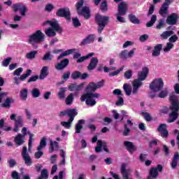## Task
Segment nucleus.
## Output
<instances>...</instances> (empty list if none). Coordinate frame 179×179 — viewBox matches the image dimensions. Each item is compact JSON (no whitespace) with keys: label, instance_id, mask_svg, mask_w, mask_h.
<instances>
[{"label":"nucleus","instance_id":"obj_6","mask_svg":"<svg viewBox=\"0 0 179 179\" xmlns=\"http://www.w3.org/2000/svg\"><path fill=\"white\" fill-rule=\"evenodd\" d=\"M128 11V4L125 2H122L117 8V13L116 14V17L117 22L120 23H125V18L122 16H125L127 12Z\"/></svg>","mask_w":179,"mask_h":179},{"label":"nucleus","instance_id":"obj_64","mask_svg":"<svg viewBox=\"0 0 179 179\" xmlns=\"http://www.w3.org/2000/svg\"><path fill=\"white\" fill-rule=\"evenodd\" d=\"M66 115H68V109L65 110H63V111H61L59 113V117H65Z\"/></svg>","mask_w":179,"mask_h":179},{"label":"nucleus","instance_id":"obj_43","mask_svg":"<svg viewBox=\"0 0 179 179\" xmlns=\"http://www.w3.org/2000/svg\"><path fill=\"white\" fill-rule=\"evenodd\" d=\"M157 20V16H156V15H152L151 17L150 21L146 24V27H152V26H153V24L156 23Z\"/></svg>","mask_w":179,"mask_h":179},{"label":"nucleus","instance_id":"obj_23","mask_svg":"<svg viewBox=\"0 0 179 179\" xmlns=\"http://www.w3.org/2000/svg\"><path fill=\"white\" fill-rule=\"evenodd\" d=\"M178 160H179V153L175 152L173 157H172V161L171 162V167L173 170H176L177 169V166H178Z\"/></svg>","mask_w":179,"mask_h":179},{"label":"nucleus","instance_id":"obj_36","mask_svg":"<svg viewBox=\"0 0 179 179\" xmlns=\"http://www.w3.org/2000/svg\"><path fill=\"white\" fill-rule=\"evenodd\" d=\"M47 75H48V66H45L41 70L39 78L43 80L47 76Z\"/></svg>","mask_w":179,"mask_h":179},{"label":"nucleus","instance_id":"obj_46","mask_svg":"<svg viewBox=\"0 0 179 179\" xmlns=\"http://www.w3.org/2000/svg\"><path fill=\"white\" fill-rule=\"evenodd\" d=\"M73 103V94H70L66 98V104L67 106H71Z\"/></svg>","mask_w":179,"mask_h":179},{"label":"nucleus","instance_id":"obj_41","mask_svg":"<svg viewBox=\"0 0 179 179\" xmlns=\"http://www.w3.org/2000/svg\"><path fill=\"white\" fill-rule=\"evenodd\" d=\"M67 110H68V116L70 118H73V120H75V117L78 115V112L76 111V109H67Z\"/></svg>","mask_w":179,"mask_h":179},{"label":"nucleus","instance_id":"obj_34","mask_svg":"<svg viewBox=\"0 0 179 179\" xmlns=\"http://www.w3.org/2000/svg\"><path fill=\"white\" fill-rule=\"evenodd\" d=\"M85 123V120H80L76 125V134H80V131L83 128V124Z\"/></svg>","mask_w":179,"mask_h":179},{"label":"nucleus","instance_id":"obj_40","mask_svg":"<svg viewBox=\"0 0 179 179\" xmlns=\"http://www.w3.org/2000/svg\"><path fill=\"white\" fill-rule=\"evenodd\" d=\"M123 89L127 96H131V93H132V88L131 87V85L127 83L124 84Z\"/></svg>","mask_w":179,"mask_h":179},{"label":"nucleus","instance_id":"obj_50","mask_svg":"<svg viewBox=\"0 0 179 179\" xmlns=\"http://www.w3.org/2000/svg\"><path fill=\"white\" fill-rule=\"evenodd\" d=\"M55 8V6H54V4L48 3L45 6V12H52V10H54Z\"/></svg>","mask_w":179,"mask_h":179},{"label":"nucleus","instance_id":"obj_27","mask_svg":"<svg viewBox=\"0 0 179 179\" xmlns=\"http://www.w3.org/2000/svg\"><path fill=\"white\" fill-rule=\"evenodd\" d=\"M50 147H49V153H52L54 150H58V142L53 141L52 139L49 140Z\"/></svg>","mask_w":179,"mask_h":179},{"label":"nucleus","instance_id":"obj_61","mask_svg":"<svg viewBox=\"0 0 179 179\" xmlns=\"http://www.w3.org/2000/svg\"><path fill=\"white\" fill-rule=\"evenodd\" d=\"M71 78L73 79H78V78H80V72L76 71L71 74Z\"/></svg>","mask_w":179,"mask_h":179},{"label":"nucleus","instance_id":"obj_53","mask_svg":"<svg viewBox=\"0 0 179 179\" xmlns=\"http://www.w3.org/2000/svg\"><path fill=\"white\" fill-rule=\"evenodd\" d=\"M124 66H123L120 69H118L115 71H113L112 73H110L109 76H115L118 75V73H120V72H122V71H124Z\"/></svg>","mask_w":179,"mask_h":179},{"label":"nucleus","instance_id":"obj_49","mask_svg":"<svg viewBox=\"0 0 179 179\" xmlns=\"http://www.w3.org/2000/svg\"><path fill=\"white\" fill-rule=\"evenodd\" d=\"M43 61H52V55H51V52H47L43 57L42 58Z\"/></svg>","mask_w":179,"mask_h":179},{"label":"nucleus","instance_id":"obj_12","mask_svg":"<svg viewBox=\"0 0 179 179\" xmlns=\"http://www.w3.org/2000/svg\"><path fill=\"white\" fill-rule=\"evenodd\" d=\"M2 101H3L2 103V107H5L6 108H10V103H13V99L12 98L8 97V92H1L0 103H2Z\"/></svg>","mask_w":179,"mask_h":179},{"label":"nucleus","instance_id":"obj_57","mask_svg":"<svg viewBox=\"0 0 179 179\" xmlns=\"http://www.w3.org/2000/svg\"><path fill=\"white\" fill-rule=\"evenodd\" d=\"M73 24L74 27H80V22L78 18H73Z\"/></svg>","mask_w":179,"mask_h":179},{"label":"nucleus","instance_id":"obj_42","mask_svg":"<svg viewBox=\"0 0 179 179\" xmlns=\"http://www.w3.org/2000/svg\"><path fill=\"white\" fill-rule=\"evenodd\" d=\"M75 49H70L68 50H66L63 53H62L57 58V59H61L62 58H64V57H66V55H71L72 52H75Z\"/></svg>","mask_w":179,"mask_h":179},{"label":"nucleus","instance_id":"obj_16","mask_svg":"<svg viewBox=\"0 0 179 179\" xmlns=\"http://www.w3.org/2000/svg\"><path fill=\"white\" fill-rule=\"evenodd\" d=\"M101 149H103L106 153H108V148H107V143L103 141L99 140L96 143V147L95 148V152L100 153Z\"/></svg>","mask_w":179,"mask_h":179},{"label":"nucleus","instance_id":"obj_52","mask_svg":"<svg viewBox=\"0 0 179 179\" xmlns=\"http://www.w3.org/2000/svg\"><path fill=\"white\" fill-rule=\"evenodd\" d=\"M27 134H29L28 146H29V149H30L33 145V136H34V135H33V134H31L30 131H27Z\"/></svg>","mask_w":179,"mask_h":179},{"label":"nucleus","instance_id":"obj_60","mask_svg":"<svg viewBox=\"0 0 179 179\" xmlns=\"http://www.w3.org/2000/svg\"><path fill=\"white\" fill-rule=\"evenodd\" d=\"M24 113L27 115V120H31L33 115H31V112L29 109H24Z\"/></svg>","mask_w":179,"mask_h":179},{"label":"nucleus","instance_id":"obj_59","mask_svg":"<svg viewBox=\"0 0 179 179\" xmlns=\"http://www.w3.org/2000/svg\"><path fill=\"white\" fill-rule=\"evenodd\" d=\"M107 2L106 1H103L101 4V10H102V12H107Z\"/></svg>","mask_w":179,"mask_h":179},{"label":"nucleus","instance_id":"obj_35","mask_svg":"<svg viewBox=\"0 0 179 179\" xmlns=\"http://www.w3.org/2000/svg\"><path fill=\"white\" fill-rule=\"evenodd\" d=\"M66 90H68V88L66 87H61L59 90V92L57 93V96L59 97V99L64 100V99H65L66 95L65 93L66 92Z\"/></svg>","mask_w":179,"mask_h":179},{"label":"nucleus","instance_id":"obj_38","mask_svg":"<svg viewBox=\"0 0 179 179\" xmlns=\"http://www.w3.org/2000/svg\"><path fill=\"white\" fill-rule=\"evenodd\" d=\"M31 94L34 99H37V97H40V96H41V92L38 88H34L31 92Z\"/></svg>","mask_w":179,"mask_h":179},{"label":"nucleus","instance_id":"obj_15","mask_svg":"<svg viewBox=\"0 0 179 179\" xmlns=\"http://www.w3.org/2000/svg\"><path fill=\"white\" fill-rule=\"evenodd\" d=\"M135 51H136V48H133L130 51L124 50L119 54V58H120V59H128V58H132L135 54Z\"/></svg>","mask_w":179,"mask_h":179},{"label":"nucleus","instance_id":"obj_39","mask_svg":"<svg viewBox=\"0 0 179 179\" xmlns=\"http://www.w3.org/2000/svg\"><path fill=\"white\" fill-rule=\"evenodd\" d=\"M37 53H38L37 50H33L27 53L26 55L27 59H29V60L34 59V58H36V56L37 55Z\"/></svg>","mask_w":179,"mask_h":179},{"label":"nucleus","instance_id":"obj_18","mask_svg":"<svg viewBox=\"0 0 179 179\" xmlns=\"http://www.w3.org/2000/svg\"><path fill=\"white\" fill-rule=\"evenodd\" d=\"M13 9L14 12H17L18 10H20L22 16H25L26 12H27V8L24 5L19 4V3L14 4L13 6Z\"/></svg>","mask_w":179,"mask_h":179},{"label":"nucleus","instance_id":"obj_21","mask_svg":"<svg viewBox=\"0 0 179 179\" xmlns=\"http://www.w3.org/2000/svg\"><path fill=\"white\" fill-rule=\"evenodd\" d=\"M178 22V15L173 13L171 15L168 16L166 19L167 24H176Z\"/></svg>","mask_w":179,"mask_h":179},{"label":"nucleus","instance_id":"obj_3","mask_svg":"<svg viewBox=\"0 0 179 179\" xmlns=\"http://www.w3.org/2000/svg\"><path fill=\"white\" fill-rule=\"evenodd\" d=\"M170 100L171 101V106L170 110L172 111L169 114V118L168 122H174L178 118V110H179V98L176 94H171L170 96Z\"/></svg>","mask_w":179,"mask_h":179},{"label":"nucleus","instance_id":"obj_44","mask_svg":"<svg viewBox=\"0 0 179 179\" xmlns=\"http://www.w3.org/2000/svg\"><path fill=\"white\" fill-rule=\"evenodd\" d=\"M174 48V44L170 42L166 43V46L163 48L164 52H170Z\"/></svg>","mask_w":179,"mask_h":179},{"label":"nucleus","instance_id":"obj_20","mask_svg":"<svg viewBox=\"0 0 179 179\" xmlns=\"http://www.w3.org/2000/svg\"><path fill=\"white\" fill-rule=\"evenodd\" d=\"M94 34L89 35L80 42V45H87V44H92V43H94Z\"/></svg>","mask_w":179,"mask_h":179},{"label":"nucleus","instance_id":"obj_55","mask_svg":"<svg viewBox=\"0 0 179 179\" xmlns=\"http://www.w3.org/2000/svg\"><path fill=\"white\" fill-rule=\"evenodd\" d=\"M164 27V20H159L158 24L156 26V29L160 30V29H163Z\"/></svg>","mask_w":179,"mask_h":179},{"label":"nucleus","instance_id":"obj_24","mask_svg":"<svg viewBox=\"0 0 179 179\" xmlns=\"http://www.w3.org/2000/svg\"><path fill=\"white\" fill-rule=\"evenodd\" d=\"M83 86H85L84 83L78 84H71L69 89L71 92H80V90H83Z\"/></svg>","mask_w":179,"mask_h":179},{"label":"nucleus","instance_id":"obj_17","mask_svg":"<svg viewBox=\"0 0 179 179\" xmlns=\"http://www.w3.org/2000/svg\"><path fill=\"white\" fill-rule=\"evenodd\" d=\"M169 94V90L167 88H164L163 90H161L158 94L155 92H151L150 96L151 99H155V97H159V99H164V97H167Z\"/></svg>","mask_w":179,"mask_h":179},{"label":"nucleus","instance_id":"obj_5","mask_svg":"<svg viewBox=\"0 0 179 179\" xmlns=\"http://www.w3.org/2000/svg\"><path fill=\"white\" fill-rule=\"evenodd\" d=\"M45 40V34L41 30H36L28 36L27 43L35 47L36 44H41Z\"/></svg>","mask_w":179,"mask_h":179},{"label":"nucleus","instance_id":"obj_63","mask_svg":"<svg viewBox=\"0 0 179 179\" xmlns=\"http://www.w3.org/2000/svg\"><path fill=\"white\" fill-rule=\"evenodd\" d=\"M124 104V99L121 96H118V100L116 102V106H122Z\"/></svg>","mask_w":179,"mask_h":179},{"label":"nucleus","instance_id":"obj_22","mask_svg":"<svg viewBox=\"0 0 179 179\" xmlns=\"http://www.w3.org/2000/svg\"><path fill=\"white\" fill-rule=\"evenodd\" d=\"M157 131L160 132L162 138H167L169 131H167V125L162 124L157 129Z\"/></svg>","mask_w":179,"mask_h":179},{"label":"nucleus","instance_id":"obj_7","mask_svg":"<svg viewBox=\"0 0 179 179\" xmlns=\"http://www.w3.org/2000/svg\"><path fill=\"white\" fill-rule=\"evenodd\" d=\"M83 0H80L76 4L77 13L79 15L84 16L85 19H89L90 17V10L87 6H83Z\"/></svg>","mask_w":179,"mask_h":179},{"label":"nucleus","instance_id":"obj_54","mask_svg":"<svg viewBox=\"0 0 179 179\" xmlns=\"http://www.w3.org/2000/svg\"><path fill=\"white\" fill-rule=\"evenodd\" d=\"M132 73H134L132 70H129L126 71L124 73V78H126V79H131V78H132Z\"/></svg>","mask_w":179,"mask_h":179},{"label":"nucleus","instance_id":"obj_8","mask_svg":"<svg viewBox=\"0 0 179 179\" xmlns=\"http://www.w3.org/2000/svg\"><path fill=\"white\" fill-rule=\"evenodd\" d=\"M110 17L106 15H101L100 14H96L95 16V20L99 26L98 27V33L101 34V31L106 27V24L108 23Z\"/></svg>","mask_w":179,"mask_h":179},{"label":"nucleus","instance_id":"obj_25","mask_svg":"<svg viewBox=\"0 0 179 179\" xmlns=\"http://www.w3.org/2000/svg\"><path fill=\"white\" fill-rule=\"evenodd\" d=\"M69 64V60L68 59H64L63 61H62L60 63L57 64L55 66L56 69L57 71H62V69H65L66 66Z\"/></svg>","mask_w":179,"mask_h":179},{"label":"nucleus","instance_id":"obj_33","mask_svg":"<svg viewBox=\"0 0 179 179\" xmlns=\"http://www.w3.org/2000/svg\"><path fill=\"white\" fill-rule=\"evenodd\" d=\"M15 142L16 145L20 146V145H22V143H24V136L20 134H17V136L15 138Z\"/></svg>","mask_w":179,"mask_h":179},{"label":"nucleus","instance_id":"obj_31","mask_svg":"<svg viewBox=\"0 0 179 179\" xmlns=\"http://www.w3.org/2000/svg\"><path fill=\"white\" fill-rule=\"evenodd\" d=\"M162 48H163V45L158 44L154 48V50L152 52V57H159L160 55V51H162Z\"/></svg>","mask_w":179,"mask_h":179},{"label":"nucleus","instance_id":"obj_51","mask_svg":"<svg viewBox=\"0 0 179 179\" xmlns=\"http://www.w3.org/2000/svg\"><path fill=\"white\" fill-rule=\"evenodd\" d=\"M11 62H12V57H8V58L5 59L2 62L1 65H2V66L7 67L8 65H9Z\"/></svg>","mask_w":179,"mask_h":179},{"label":"nucleus","instance_id":"obj_11","mask_svg":"<svg viewBox=\"0 0 179 179\" xmlns=\"http://www.w3.org/2000/svg\"><path fill=\"white\" fill-rule=\"evenodd\" d=\"M47 146V138L43 137L40 141L39 145L37 147L36 150L37 152L34 154L35 159H40L43 155H44V152L41 150L43 149H45V148Z\"/></svg>","mask_w":179,"mask_h":179},{"label":"nucleus","instance_id":"obj_13","mask_svg":"<svg viewBox=\"0 0 179 179\" xmlns=\"http://www.w3.org/2000/svg\"><path fill=\"white\" fill-rule=\"evenodd\" d=\"M22 157L26 166H31L33 164V159H31V157L27 152V147L26 146H24L22 148Z\"/></svg>","mask_w":179,"mask_h":179},{"label":"nucleus","instance_id":"obj_10","mask_svg":"<svg viewBox=\"0 0 179 179\" xmlns=\"http://www.w3.org/2000/svg\"><path fill=\"white\" fill-rule=\"evenodd\" d=\"M16 114H12L10 116V119L11 121H15V127L13 128L14 132H17L19 131V128H22L24 125L23 122V117L19 115L17 117Z\"/></svg>","mask_w":179,"mask_h":179},{"label":"nucleus","instance_id":"obj_45","mask_svg":"<svg viewBox=\"0 0 179 179\" xmlns=\"http://www.w3.org/2000/svg\"><path fill=\"white\" fill-rule=\"evenodd\" d=\"M129 19L131 23H134V24H139V20L136 17V16L134 15H129Z\"/></svg>","mask_w":179,"mask_h":179},{"label":"nucleus","instance_id":"obj_26","mask_svg":"<svg viewBox=\"0 0 179 179\" xmlns=\"http://www.w3.org/2000/svg\"><path fill=\"white\" fill-rule=\"evenodd\" d=\"M124 145L129 153H134L136 150V147L131 141H124Z\"/></svg>","mask_w":179,"mask_h":179},{"label":"nucleus","instance_id":"obj_56","mask_svg":"<svg viewBox=\"0 0 179 179\" xmlns=\"http://www.w3.org/2000/svg\"><path fill=\"white\" fill-rule=\"evenodd\" d=\"M22 72L23 69L22 67H20L13 72V75L15 76H20V73H22Z\"/></svg>","mask_w":179,"mask_h":179},{"label":"nucleus","instance_id":"obj_58","mask_svg":"<svg viewBox=\"0 0 179 179\" xmlns=\"http://www.w3.org/2000/svg\"><path fill=\"white\" fill-rule=\"evenodd\" d=\"M178 40V36H177V35H173L169 38V43H171V44H173V43H176V41H177Z\"/></svg>","mask_w":179,"mask_h":179},{"label":"nucleus","instance_id":"obj_14","mask_svg":"<svg viewBox=\"0 0 179 179\" xmlns=\"http://www.w3.org/2000/svg\"><path fill=\"white\" fill-rule=\"evenodd\" d=\"M56 15L60 17H65L67 20H71V11L68 8L57 10Z\"/></svg>","mask_w":179,"mask_h":179},{"label":"nucleus","instance_id":"obj_9","mask_svg":"<svg viewBox=\"0 0 179 179\" xmlns=\"http://www.w3.org/2000/svg\"><path fill=\"white\" fill-rule=\"evenodd\" d=\"M163 86H164V83L163 82V79L157 78L155 79L150 84V89L154 92V93L160 92L162 89H163Z\"/></svg>","mask_w":179,"mask_h":179},{"label":"nucleus","instance_id":"obj_4","mask_svg":"<svg viewBox=\"0 0 179 179\" xmlns=\"http://www.w3.org/2000/svg\"><path fill=\"white\" fill-rule=\"evenodd\" d=\"M49 24L50 27H48L45 30V34L47 37H55L57 33H62V28L59 27L58 22L56 20H47L43 23V26Z\"/></svg>","mask_w":179,"mask_h":179},{"label":"nucleus","instance_id":"obj_48","mask_svg":"<svg viewBox=\"0 0 179 179\" xmlns=\"http://www.w3.org/2000/svg\"><path fill=\"white\" fill-rule=\"evenodd\" d=\"M93 55H94V53L92 52L88 54L87 56L81 57L78 59H77V62L78 63L83 62V61L90 58V57H93Z\"/></svg>","mask_w":179,"mask_h":179},{"label":"nucleus","instance_id":"obj_29","mask_svg":"<svg viewBox=\"0 0 179 179\" xmlns=\"http://www.w3.org/2000/svg\"><path fill=\"white\" fill-rule=\"evenodd\" d=\"M29 93V90L27 88H22L20 91V98L23 101L27 100V94Z\"/></svg>","mask_w":179,"mask_h":179},{"label":"nucleus","instance_id":"obj_47","mask_svg":"<svg viewBox=\"0 0 179 179\" xmlns=\"http://www.w3.org/2000/svg\"><path fill=\"white\" fill-rule=\"evenodd\" d=\"M48 178V171L47 169H43L41 173V176L38 179H47Z\"/></svg>","mask_w":179,"mask_h":179},{"label":"nucleus","instance_id":"obj_30","mask_svg":"<svg viewBox=\"0 0 179 179\" xmlns=\"http://www.w3.org/2000/svg\"><path fill=\"white\" fill-rule=\"evenodd\" d=\"M159 15L164 17L167 13H169V6L164 3L162 4L159 11Z\"/></svg>","mask_w":179,"mask_h":179},{"label":"nucleus","instance_id":"obj_1","mask_svg":"<svg viewBox=\"0 0 179 179\" xmlns=\"http://www.w3.org/2000/svg\"><path fill=\"white\" fill-rule=\"evenodd\" d=\"M105 81L103 80L98 82V83H90L86 87V92L83 94L80 97L81 101H85L87 106H90L93 107V106H96V100L95 99H99L100 97V94L94 93L97 89H101L104 86Z\"/></svg>","mask_w":179,"mask_h":179},{"label":"nucleus","instance_id":"obj_19","mask_svg":"<svg viewBox=\"0 0 179 179\" xmlns=\"http://www.w3.org/2000/svg\"><path fill=\"white\" fill-rule=\"evenodd\" d=\"M162 170H163V166L159 164L155 168H152L150 169V174L152 178H156V177L159 176V173H162Z\"/></svg>","mask_w":179,"mask_h":179},{"label":"nucleus","instance_id":"obj_62","mask_svg":"<svg viewBox=\"0 0 179 179\" xmlns=\"http://www.w3.org/2000/svg\"><path fill=\"white\" fill-rule=\"evenodd\" d=\"M143 115L145 120L147 121H152V117H150V115L148 113H143Z\"/></svg>","mask_w":179,"mask_h":179},{"label":"nucleus","instance_id":"obj_32","mask_svg":"<svg viewBox=\"0 0 179 179\" xmlns=\"http://www.w3.org/2000/svg\"><path fill=\"white\" fill-rule=\"evenodd\" d=\"M72 122H73V117L69 118L67 122H61L60 124L62 125V127H64L66 129H70V128L72 127Z\"/></svg>","mask_w":179,"mask_h":179},{"label":"nucleus","instance_id":"obj_37","mask_svg":"<svg viewBox=\"0 0 179 179\" xmlns=\"http://www.w3.org/2000/svg\"><path fill=\"white\" fill-rule=\"evenodd\" d=\"M173 34L174 32L173 31H165L160 35V37L161 38H163V40H167L169 37L173 36Z\"/></svg>","mask_w":179,"mask_h":179},{"label":"nucleus","instance_id":"obj_28","mask_svg":"<svg viewBox=\"0 0 179 179\" xmlns=\"http://www.w3.org/2000/svg\"><path fill=\"white\" fill-rule=\"evenodd\" d=\"M97 64H99V59L97 57H93L87 66L88 71H93V69L97 66Z\"/></svg>","mask_w":179,"mask_h":179},{"label":"nucleus","instance_id":"obj_2","mask_svg":"<svg viewBox=\"0 0 179 179\" xmlns=\"http://www.w3.org/2000/svg\"><path fill=\"white\" fill-rule=\"evenodd\" d=\"M148 75H149V68L143 67L141 71L138 72V78L135 79L132 82V94H138V91L139 88L143 85V80H146V78H148Z\"/></svg>","mask_w":179,"mask_h":179}]
</instances>
